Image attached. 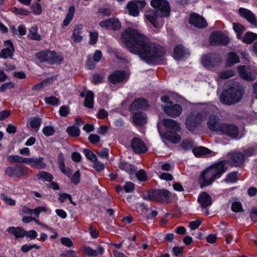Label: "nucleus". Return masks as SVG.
I'll use <instances>...</instances> for the list:
<instances>
[{
    "mask_svg": "<svg viewBox=\"0 0 257 257\" xmlns=\"http://www.w3.org/2000/svg\"><path fill=\"white\" fill-rule=\"evenodd\" d=\"M120 41L131 53L138 55L148 64H157L162 60L164 49L136 29H125L121 34Z\"/></svg>",
    "mask_w": 257,
    "mask_h": 257,
    "instance_id": "f257e3e1",
    "label": "nucleus"
},
{
    "mask_svg": "<svg viewBox=\"0 0 257 257\" xmlns=\"http://www.w3.org/2000/svg\"><path fill=\"white\" fill-rule=\"evenodd\" d=\"M151 5L155 10H148L145 13V17L156 28L159 27L158 17H168L170 13V8L168 1L165 0H152Z\"/></svg>",
    "mask_w": 257,
    "mask_h": 257,
    "instance_id": "f03ea898",
    "label": "nucleus"
},
{
    "mask_svg": "<svg viewBox=\"0 0 257 257\" xmlns=\"http://www.w3.org/2000/svg\"><path fill=\"white\" fill-rule=\"evenodd\" d=\"M226 170L225 162L221 161L202 171L199 179L201 188L212 184L215 179L219 178L225 172Z\"/></svg>",
    "mask_w": 257,
    "mask_h": 257,
    "instance_id": "7ed1b4c3",
    "label": "nucleus"
},
{
    "mask_svg": "<svg viewBox=\"0 0 257 257\" xmlns=\"http://www.w3.org/2000/svg\"><path fill=\"white\" fill-rule=\"evenodd\" d=\"M244 89L238 82H235L221 94L220 102L226 105H231L239 101L243 96Z\"/></svg>",
    "mask_w": 257,
    "mask_h": 257,
    "instance_id": "20e7f679",
    "label": "nucleus"
},
{
    "mask_svg": "<svg viewBox=\"0 0 257 257\" xmlns=\"http://www.w3.org/2000/svg\"><path fill=\"white\" fill-rule=\"evenodd\" d=\"M162 122L170 134H162L158 125V130L161 137L173 143H178L181 140V137L177 132L181 130L180 123L173 119L169 118L164 119Z\"/></svg>",
    "mask_w": 257,
    "mask_h": 257,
    "instance_id": "39448f33",
    "label": "nucleus"
},
{
    "mask_svg": "<svg viewBox=\"0 0 257 257\" xmlns=\"http://www.w3.org/2000/svg\"><path fill=\"white\" fill-rule=\"evenodd\" d=\"M205 119V117L202 113L194 111L186 118L185 122L186 128L190 131H193Z\"/></svg>",
    "mask_w": 257,
    "mask_h": 257,
    "instance_id": "423d86ee",
    "label": "nucleus"
},
{
    "mask_svg": "<svg viewBox=\"0 0 257 257\" xmlns=\"http://www.w3.org/2000/svg\"><path fill=\"white\" fill-rule=\"evenodd\" d=\"M219 132L232 139H236L238 136L239 130L238 127L234 124L223 123L221 125Z\"/></svg>",
    "mask_w": 257,
    "mask_h": 257,
    "instance_id": "0eeeda50",
    "label": "nucleus"
},
{
    "mask_svg": "<svg viewBox=\"0 0 257 257\" xmlns=\"http://www.w3.org/2000/svg\"><path fill=\"white\" fill-rule=\"evenodd\" d=\"M209 41L212 45H226L229 43V39L221 32H216L212 33L209 38Z\"/></svg>",
    "mask_w": 257,
    "mask_h": 257,
    "instance_id": "6e6552de",
    "label": "nucleus"
},
{
    "mask_svg": "<svg viewBox=\"0 0 257 257\" xmlns=\"http://www.w3.org/2000/svg\"><path fill=\"white\" fill-rule=\"evenodd\" d=\"M146 5L145 1H134L127 5L129 14L134 17L139 15L140 11L142 10Z\"/></svg>",
    "mask_w": 257,
    "mask_h": 257,
    "instance_id": "1a4fd4ad",
    "label": "nucleus"
},
{
    "mask_svg": "<svg viewBox=\"0 0 257 257\" xmlns=\"http://www.w3.org/2000/svg\"><path fill=\"white\" fill-rule=\"evenodd\" d=\"M220 62V58L218 54L209 53L204 55L202 58V63L206 67L217 65Z\"/></svg>",
    "mask_w": 257,
    "mask_h": 257,
    "instance_id": "9d476101",
    "label": "nucleus"
},
{
    "mask_svg": "<svg viewBox=\"0 0 257 257\" xmlns=\"http://www.w3.org/2000/svg\"><path fill=\"white\" fill-rule=\"evenodd\" d=\"M238 13L240 17L245 19L252 25L257 26L255 16L251 11L243 8H240L238 10Z\"/></svg>",
    "mask_w": 257,
    "mask_h": 257,
    "instance_id": "9b49d317",
    "label": "nucleus"
},
{
    "mask_svg": "<svg viewBox=\"0 0 257 257\" xmlns=\"http://www.w3.org/2000/svg\"><path fill=\"white\" fill-rule=\"evenodd\" d=\"M133 151L137 154L144 153L147 151L145 143L139 138H134L131 142Z\"/></svg>",
    "mask_w": 257,
    "mask_h": 257,
    "instance_id": "f8f14e48",
    "label": "nucleus"
},
{
    "mask_svg": "<svg viewBox=\"0 0 257 257\" xmlns=\"http://www.w3.org/2000/svg\"><path fill=\"white\" fill-rule=\"evenodd\" d=\"M5 46L7 47L2 49L0 52V58L7 59L12 58L15 51L13 44L11 40H7L5 42Z\"/></svg>",
    "mask_w": 257,
    "mask_h": 257,
    "instance_id": "ddd939ff",
    "label": "nucleus"
},
{
    "mask_svg": "<svg viewBox=\"0 0 257 257\" xmlns=\"http://www.w3.org/2000/svg\"><path fill=\"white\" fill-rule=\"evenodd\" d=\"M189 23L198 28H204L207 26L205 20L202 16L196 14L190 15Z\"/></svg>",
    "mask_w": 257,
    "mask_h": 257,
    "instance_id": "4468645a",
    "label": "nucleus"
},
{
    "mask_svg": "<svg viewBox=\"0 0 257 257\" xmlns=\"http://www.w3.org/2000/svg\"><path fill=\"white\" fill-rule=\"evenodd\" d=\"M155 201L167 202L170 198V192L166 189H156L153 190Z\"/></svg>",
    "mask_w": 257,
    "mask_h": 257,
    "instance_id": "2eb2a0df",
    "label": "nucleus"
},
{
    "mask_svg": "<svg viewBox=\"0 0 257 257\" xmlns=\"http://www.w3.org/2000/svg\"><path fill=\"white\" fill-rule=\"evenodd\" d=\"M99 26L102 28H106L110 30H118L120 28V23L118 19L111 18L107 20L100 22Z\"/></svg>",
    "mask_w": 257,
    "mask_h": 257,
    "instance_id": "dca6fc26",
    "label": "nucleus"
},
{
    "mask_svg": "<svg viewBox=\"0 0 257 257\" xmlns=\"http://www.w3.org/2000/svg\"><path fill=\"white\" fill-rule=\"evenodd\" d=\"M43 157H32L27 158L26 164L37 169H44L46 167V164L44 162Z\"/></svg>",
    "mask_w": 257,
    "mask_h": 257,
    "instance_id": "f3484780",
    "label": "nucleus"
},
{
    "mask_svg": "<svg viewBox=\"0 0 257 257\" xmlns=\"http://www.w3.org/2000/svg\"><path fill=\"white\" fill-rule=\"evenodd\" d=\"M164 112L168 115L176 117L179 116L182 112V106L178 104H175L170 106H166L164 107Z\"/></svg>",
    "mask_w": 257,
    "mask_h": 257,
    "instance_id": "a211bd4d",
    "label": "nucleus"
},
{
    "mask_svg": "<svg viewBox=\"0 0 257 257\" xmlns=\"http://www.w3.org/2000/svg\"><path fill=\"white\" fill-rule=\"evenodd\" d=\"M238 71L240 77L247 81H253L256 79L255 75L250 72L248 66H241L238 68Z\"/></svg>",
    "mask_w": 257,
    "mask_h": 257,
    "instance_id": "6ab92c4d",
    "label": "nucleus"
},
{
    "mask_svg": "<svg viewBox=\"0 0 257 257\" xmlns=\"http://www.w3.org/2000/svg\"><path fill=\"white\" fill-rule=\"evenodd\" d=\"M126 77L124 71L116 70L111 73L109 76V81L112 84H117L122 82Z\"/></svg>",
    "mask_w": 257,
    "mask_h": 257,
    "instance_id": "aec40b11",
    "label": "nucleus"
},
{
    "mask_svg": "<svg viewBox=\"0 0 257 257\" xmlns=\"http://www.w3.org/2000/svg\"><path fill=\"white\" fill-rule=\"evenodd\" d=\"M207 124L210 130L219 132L221 129V125L223 123H221L220 120L217 116L211 115L209 118Z\"/></svg>",
    "mask_w": 257,
    "mask_h": 257,
    "instance_id": "412c9836",
    "label": "nucleus"
},
{
    "mask_svg": "<svg viewBox=\"0 0 257 257\" xmlns=\"http://www.w3.org/2000/svg\"><path fill=\"white\" fill-rule=\"evenodd\" d=\"M5 173L10 177H20L24 174V170L18 166L8 167L5 170Z\"/></svg>",
    "mask_w": 257,
    "mask_h": 257,
    "instance_id": "4be33fe9",
    "label": "nucleus"
},
{
    "mask_svg": "<svg viewBox=\"0 0 257 257\" xmlns=\"http://www.w3.org/2000/svg\"><path fill=\"white\" fill-rule=\"evenodd\" d=\"M231 161L235 166L241 165L244 161V155L241 153L231 152L229 154Z\"/></svg>",
    "mask_w": 257,
    "mask_h": 257,
    "instance_id": "5701e85b",
    "label": "nucleus"
},
{
    "mask_svg": "<svg viewBox=\"0 0 257 257\" xmlns=\"http://www.w3.org/2000/svg\"><path fill=\"white\" fill-rule=\"evenodd\" d=\"M118 168L125 171L130 175H133L137 170V168L135 166L131 165L123 160H120Z\"/></svg>",
    "mask_w": 257,
    "mask_h": 257,
    "instance_id": "b1692460",
    "label": "nucleus"
},
{
    "mask_svg": "<svg viewBox=\"0 0 257 257\" xmlns=\"http://www.w3.org/2000/svg\"><path fill=\"white\" fill-rule=\"evenodd\" d=\"M198 201L203 208L211 205L212 203L211 197L206 192H203L199 196Z\"/></svg>",
    "mask_w": 257,
    "mask_h": 257,
    "instance_id": "393cba45",
    "label": "nucleus"
},
{
    "mask_svg": "<svg viewBox=\"0 0 257 257\" xmlns=\"http://www.w3.org/2000/svg\"><path fill=\"white\" fill-rule=\"evenodd\" d=\"M174 58L176 60H180L182 58L187 57L189 55V53L182 45L177 46L174 50Z\"/></svg>",
    "mask_w": 257,
    "mask_h": 257,
    "instance_id": "a878e982",
    "label": "nucleus"
},
{
    "mask_svg": "<svg viewBox=\"0 0 257 257\" xmlns=\"http://www.w3.org/2000/svg\"><path fill=\"white\" fill-rule=\"evenodd\" d=\"M134 123L138 126L142 125L147 121L146 115L141 112L134 113L132 116Z\"/></svg>",
    "mask_w": 257,
    "mask_h": 257,
    "instance_id": "bb28decb",
    "label": "nucleus"
},
{
    "mask_svg": "<svg viewBox=\"0 0 257 257\" xmlns=\"http://www.w3.org/2000/svg\"><path fill=\"white\" fill-rule=\"evenodd\" d=\"M84 250L85 253L89 256H96L99 254H102L104 251L103 248L98 245L96 249H93L90 246H84Z\"/></svg>",
    "mask_w": 257,
    "mask_h": 257,
    "instance_id": "cd10ccee",
    "label": "nucleus"
},
{
    "mask_svg": "<svg viewBox=\"0 0 257 257\" xmlns=\"http://www.w3.org/2000/svg\"><path fill=\"white\" fill-rule=\"evenodd\" d=\"M147 106L146 100L143 98L135 99L130 105L131 110L143 109L146 108Z\"/></svg>",
    "mask_w": 257,
    "mask_h": 257,
    "instance_id": "c85d7f7f",
    "label": "nucleus"
},
{
    "mask_svg": "<svg viewBox=\"0 0 257 257\" xmlns=\"http://www.w3.org/2000/svg\"><path fill=\"white\" fill-rule=\"evenodd\" d=\"M7 230L9 233L14 235L16 238L23 237L26 234V231L20 227H10Z\"/></svg>",
    "mask_w": 257,
    "mask_h": 257,
    "instance_id": "c756f323",
    "label": "nucleus"
},
{
    "mask_svg": "<svg viewBox=\"0 0 257 257\" xmlns=\"http://www.w3.org/2000/svg\"><path fill=\"white\" fill-rule=\"evenodd\" d=\"M82 25H79L75 27L73 34L72 35V39L75 42L79 43L82 40V36L80 35L82 33Z\"/></svg>",
    "mask_w": 257,
    "mask_h": 257,
    "instance_id": "7c9ffc66",
    "label": "nucleus"
},
{
    "mask_svg": "<svg viewBox=\"0 0 257 257\" xmlns=\"http://www.w3.org/2000/svg\"><path fill=\"white\" fill-rule=\"evenodd\" d=\"M93 103L94 93L91 90H88L85 95L84 105L88 108H92L93 107Z\"/></svg>",
    "mask_w": 257,
    "mask_h": 257,
    "instance_id": "2f4dec72",
    "label": "nucleus"
},
{
    "mask_svg": "<svg viewBox=\"0 0 257 257\" xmlns=\"http://www.w3.org/2000/svg\"><path fill=\"white\" fill-rule=\"evenodd\" d=\"M75 11V8L74 6H71L69 8L68 12L63 22V26H66L69 25L73 18Z\"/></svg>",
    "mask_w": 257,
    "mask_h": 257,
    "instance_id": "473e14b6",
    "label": "nucleus"
},
{
    "mask_svg": "<svg viewBox=\"0 0 257 257\" xmlns=\"http://www.w3.org/2000/svg\"><path fill=\"white\" fill-rule=\"evenodd\" d=\"M211 152V150L204 147H196L193 149V154L195 156L197 157L209 154Z\"/></svg>",
    "mask_w": 257,
    "mask_h": 257,
    "instance_id": "72a5a7b5",
    "label": "nucleus"
},
{
    "mask_svg": "<svg viewBox=\"0 0 257 257\" xmlns=\"http://www.w3.org/2000/svg\"><path fill=\"white\" fill-rule=\"evenodd\" d=\"M257 39V34L252 32H248L245 34L242 38V41L246 44H251Z\"/></svg>",
    "mask_w": 257,
    "mask_h": 257,
    "instance_id": "f704fd0d",
    "label": "nucleus"
},
{
    "mask_svg": "<svg viewBox=\"0 0 257 257\" xmlns=\"http://www.w3.org/2000/svg\"><path fill=\"white\" fill-rule=\"evenodd\" d=\"M7 160L12 163H19L26 164L27 158H23L18 155H11L7 157Z\"/></svg>",
    "mask_w": 257,
    "mask_h": 257,
    "instance_id": "c9c22d12",
    "label": "nucleus"
},
{
    "mask_svg": "<svg viewBox=\"0 0 257 257\" xmlns=\"http://www.w3.org/2000/svg\"><path fill=\"white\" fill-rule=\"evenodd\" d=\"M38 29L36 26L32 27L29 30V33L28 37L31 40H34L36 41H40L41 39V37L40 35L37 34Z\"/></svg>",
    "mask_w": 257,
    "mask_h": 257,
    "instance_id": "e433bc0d",
    "label": "nucleus"
},
{
    "mask_svg": "<svg viewBox=\"0 0 257 257\" xmlns=\"http://www.w3.org/2000/svg\"><path fill=\"white\" fill-rule=\"evenodd\" d=\"M51 56L50 51L40 52L37 54L38 59L41 62H48L49 63L50 56Z\"/></svg>",
    "mask_w": 257,
    "mask_h": 257,
    "instance_id": "4c0bfd02",
    "label": "nucleus"
},
{
    "mask_svg": "<svg viewBox=\"0 0 257 257\" xmlns=\"http://www.w3.org/2000/svg\"><path fill=\"white\" fill-rule=\"evenodd\" d=\"M50 53L51 54V56H50L49 58L50 64L61 63L62 62L63 60L61 56L57 55L55 51H50Z\"/></svg>",
    "mask_w": 257,
    "mask_h": 257,
    "instance_id": "58836bf2",
    "label": "nucleus"
},
{
    "mask_svg": "<svg viewBox=\"0 0 257 257\" xmlns=\"http://www.w3.org/2000/svg\"><path fill=\"white\" fill-rule=\"evenodd\" d=\"M238 62L239 58L236 53L233 52L229 53L227 62L228 66L233 65Z\"/></svg>",
    "mask_w": 257,
    "mask_h": 257,
    "instance_id": "ea45409f",
    "label": "nucleus"
},
{
    "mask_svg": "<svg viewBox=\"0 0 257 257\" xmlns=\"http://www.w3.org/2000/svg\"><path fill=\"white\" fill-rule=\"evenodd\" d=\"M233 30L237 33L236 36L237 39H241V35L244 32L245 29L239 24L233 23Z\"/></svg>",
    "mask_w": 257,
    "mask_h": 257,
    "instance_id": "a19ab883",
    "label": "nucleus"
},
{
    "mask_svg": "<svg viewBox=\"0 0 257 257\" xmlns=\"http://www.w3.org/2000/svg\"><path fill=\"white\" fill-rule=\"evenodd\" d=\"M67 133L71 136L73 137H77L80 135L79 128L75 126L68 127L66 130Z\"/></svg>",
    "mask_w": 257,
    "mask_h": 257,
    "instance_id": "79ce46f5",
    "label": "nucleus"
},
{
    "mask_svg": "<svg viewBox=\"0 0 257 257\" xmlns=\"http://www.w3.org/2000/svg\"><path fill=\"white\" fill-rule=\"evenodd\" d=\"M41 123L42 120L39 117H34L30 119V125L32 128L38 130Z\"/></svg>",
    "mask_w": 257,
    "mask_h": 257,
    "instance_id": "37998d69",
    "label": "nucleus"
},
{
    "mask_svg": "<svg viewBox=\"0 0 257 257\" xmlns=\"http://www.w3.org/2000/svg\"><path fill=\"white\" fill-rule=\"evenodd\" d=\"M37 177L39 179L47 181H51L53 178L51 174L45 171L40 172L38 174Z\"/></svg>",
    "mask_w": 257,
    "mask_h": 257,
    "instance_id": "c03bdc74",
    "label": "nucleus"
},
{
    "mask_svg": "<svg viewBox=\"0 0 257 257\" xmlns=\"http://www.w3.org/2000/svg\"><path fill=\"white\" fill-rule=\"evenodd\" d=\"M0 198L6 204L8 205L14 206L16 204L15 200L12 199L5 193H1L0 195Z\"/></svg>",
    "mask_w": 257,
    "mask_h": 257,
    "instance_id": "a18cd8bd",
    "label": "nucleus"
},
{
    "mask_svg": "<svg viewBox=\"0 0 257 257\" xmlns=\"http://www.w3.org/2000/svg\"><path fill=\"white\" fill-rule=\"evenodd\" d=\"M85 157L89 160L92 162H94L96 160V156L92 153L90 150L87 149H84L83 151Z\"/></svg>",
    "mask_w": 257,
    "mask_h": 257,
    "instance_id": "49530a36",
    "label": "nucleus"
},
{
    "mask_svg": "<svg viewBox=\"0 0 257 257\" xmlns=\"http://www.w3.org/2000/svg\"><path fill=\"white\" fill-rule=\"evenodd\" d=\"M181 147L185 150H189L193 147V142L192 140H184L181 144Z\"/></svg>",
    "mask_w": 257,
    "mask_h": 257,
    "instance_id": "de8ad7c7",
    "label": "nucleus"
},
{
    "mask_svg": "<svg viewBox=\"0 0 257 257\" xmlns=\"http://www.w3.org/2000/svg\"><path fill=\"white\" fill-rule=\"evenodd\" d=\"M137 179L141 181H145L147 179V176L144 170H140L134 173Z\"/></svg>",
    "mask_w": 257,
    "mask_h": 257,
    "instance_id": "09e8293b",
    "label": "nucleus"
},
{
    "mask_svg": "<svg viewBox=\"0 0 257 257\" xmlns=\"http://www.w3.org/2000/svg\"><path fill=\"white\" fill-rule=\"evenodd\" d=\"M237 180V172H234L232 173H229L226 178L225 179L224 181L228 183V182H231V183H234L236 182Z\"/></svg>",
    "mask_w": 257,
    "mask_h": 257,
    "instance_id": "8fccbe9b",
    "label": "nucleus"
},
{
    "mask_svg": "<svg viewBox=\"0 0 257 257\" xmlns=\"http://www.w3.org/2000/svg\"><path fill=\"white\" fill-rule=\"evenodd\" d=\"M43 133L47 137L52 136L55 133L54 128L51 125L45 126L43 130Z\"/></svg>",
    "mask_w": 257,
    "mask_h": 257,
    "instance_id": "3c124183",
    "label": "nucleus"
},
{
    "mask_svg": "<svg viewBox=\"0 0 257 257\" xmlns=\"http://www.w3.org/2000/svg\"><path fill=\"white\" fill-rule=\"evenodd\" d=\"M231 210L233 212H243L244 210L242 207V205L239 202H234L231 205Z\"/></svg>",
    "mask_w": 257,
    "mask_h": 257,
    "instance_id": "603ef678",
    "label": "nucleus"
},
{
    "mask_svg": "<svg viewBox=\"0 0 257 257\" xmlns=\"http://www.w3.org/2000/svg\"><path fill=\"white\" fill-rule=\"evenodd\" d=\"M235 75V73L232 70H227L220 73V78L221 79H228Z\"/></svg>",
    "mask_w": 257,
    "mask_h": 257,
    "instance_id": "864d4df0",
    "label": "nucleus"
},
{
    "mask_svg": "<svg viewBox=\"0 0 257 257\" xmlns=\"http://www.w3.org/2000/svg\"><path fill=\"white\" fill-rule=\"evenodd\" d=\"M31 9L35 15H40L42 12L41 6L39 3L32 5Z\"/></svg>",
    "mask_w": 257,
    "mask_h": 257,
    "instance_id": "5fc2aeb1",
    "label": "nucleus"
},
{
    "mask_svg": "<svg viewBox=\"0 0 257 257\" xmlns=\"http://www.w3.org/2000/svg\"><path fill=\"white\" fill-rule=\"evenodd\" d=\"M244 157H249L257 154V147L249 148L244 151Z\"/></svg>",
    "mask_w": 257,
    "mask_h": 257,
    "instance_id": "6e6d98bb",
    "label": "nucleus"
},
{
    "mask_svg": "<svg viewBox=\"0 0 257 257\" xmlns=\"http://www.w3.org/2000/svg\"><path fill=\"white\" fill-rule=\"evenodd\" d=\"M103 80V75L100 74H95L92 75V82L96 84L101 83Z\"/></svg>",
    "mask_w": 257,
    "mask_h": 257,
    "instance_id": "4d7b16f0",
    "label": "nucleus"
},
{
    "mask_svg": "<svg viewBox=\"0 0 257 257\" xmlns=\"http://www.w3.org/2000/svg\"><path fill=\"white\" fill-rule=\"evenodd\" d=\"M45 102L50 105H56L59 102V99L55 96H50L45 98Z\"/></svg>",
    "mask_w": 257,
    "mask_h": 257,
    "instance_id": "13d9d810",
    "label": "nucleus"
},
{
    "mask_svg": "<svg viewBox=\"0 0 257 257\" xmlns=\"http://www.w3.org/2000/svg\"><path fill=\"white\" fill-rule=\"evenodd\" d=\"M61 243L67 247H71L73 246V242L70 238L68 237H63L60 239Z\"/></svg>",
    "mask_w": 257,
    "mask_h": 257,
    "instance_id": "bf43d9fd",
    "label": "nucleus"
},
{
    "mask_svg": "<svg viewBox=\"0 0 257 257\" xmlns=\"http://www.w3.org/2000/svg\"><path fill=\"white\" fill-rule=\"evenodd\" d=\"M90 41L89 43L91 45L95 44L98 39V34L97 32H90L89 34Z\"/></svg>",
    "mask_w": 257,
    "mask_h": 257,
    "instance_id": "052dcab7",
    "label": "nucleus"
},
{
    "mask_svg": "<svg viewBox=\"0 0 257 257\" xmlns=\"http://www.w3.org/2000/svg\"><path fill=\"white\" fill-rule=\"evenodd\" d=\"M13 12L16 15H21L23 16H27L29 14L30 12L25 9L22 8H14Z\"/></svg>",
    "mask_w": 257,
    "mask_h": 257,
    "instance_id": "680f3d73",
    "label": "nucleus"
},
{
    "mask_svg": "<svg viewBox=\"0 0 257 257\" xmlns=\"http://www.w3.org/2000/svg\"><path fill=\"white\" fill-rule=\"evenodd\" d=\"M47 83V80H45L35 85L32 87V90H36V91H41L43 89L44 86Z\"/></svg>",
    "mask_w": 257,
    "mask_h": 257,
    "instance_id": "e2e57ef3",
    "label": "nucleus"
},
{
    "mask_svg": "<svg viewBox=\"0 0 257 257\" xmlns=\"http://www.w3.org/2000/svg\"><path fill=\"white\" fill-rule=\"evenodd\" d=\"M93 164V168L97 171H101V170H103L104 169V165L101 162L97 161V160L96 159V161H94Z\"/></svg>",
    "mask_w": 257,
    "mask_h": 257,
    "instance_id": "0e129e2a",
    "label": "nucleus"
},
{
    "mask_svg": "<svg viewBox=\"0 0 257 257\" xmlns=\"http://www.w3.org/2000/svg\"><path fill=\"white\" fill-rule=\"evenodd\" d=\"M134 184L132 182H127L123 186V189L126 192H130L134 190Z\"/></svg>",
    "mask_w": 257,
    "mask_h": 257,
    "instance_id": "69168bd1",
    "label": "nucleus"
},
{
    "mask_svg": "<svg viewBox=\"0 0 257 257\" xmlns=\"http://www.w3.org/2000/svg\"><path fill=\"white\" fill-rule=\"evenodd\" d=\"M69 113V110L68 106L65 105L62 106L60 108L59 113L62 116L65 117Z\"/></svg>",
    "mask_w": 257,
    "mask_h": 257,
    "instance_id": "338daca9",
    "label": "nucleus"
},
{
    "mask_svg": "<svg viewBox=\"0 0 257 257\" xmlns=\"http://www.w3.org/2000/svg\"><path fill=\"white\" fill-rule=\"evenodd\" d=\"M60 257H77L74 250H68L60 255Z\"/></svg>",
    "mask_w": 257,
    "mask_h": 257,
    "instance_id": "774afa93",
    "label": "nucleus"
}]
</instances>
